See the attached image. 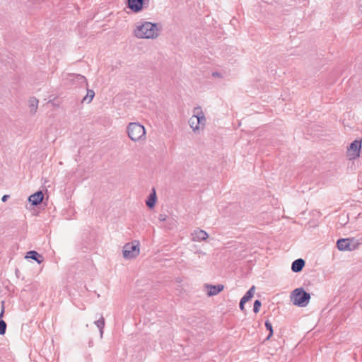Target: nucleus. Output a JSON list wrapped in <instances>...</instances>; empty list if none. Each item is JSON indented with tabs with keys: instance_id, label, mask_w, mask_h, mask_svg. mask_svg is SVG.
Returning <instances> with one entry per match:
<instances>
[{
	"instance_id": "nucleus-21",
	"label": "nucleus",
	"mask_w": 362,
	"mask_h": 362,
	"mask_svg": "<svg viewBox=\"0 0 362 362\" xmlns=\"http://www.w3.org/2000/svg\"><path fill=\"white\" fill-rule=\"evenodd\" d=\"M265 327H266L267 329L269 331V334L267 337V339L268 340L270 339V337L273 334L272 325L269 321L267 320L265 322Z\"/></svg>"
},
{
	"instance_id": "nucleus-23",
	"label": "nucleus",
	"mask_w": 362,
	"mask_h": 362,
	"mask_svg": "<svg viewBox=\"0 0 362 362\" xmlns=\"http://www.w3.org/2000/svg\"><path fill=\"white\" fill-rule=\"evenodd\" d=\"M261 307V302L259 300H256L254 303L253 311L257 313L259 311Z\"/></svg>"
},
{
	"instance_id": "nucleus-17",
	"label": "nucleus",
	"mask_w": 362,
	"mask_h": 362,
	"mask_svg": "<svg viewBox=\"0 0 362 362\" xmlns=\"http://www.w3.org/2000/svg\"><path fill=\"white\" fill-rule=\"evenodd\" d=\"M162 221H166L168 223V226H165L164 223L162 225L160 223V228L166 227L168 229H172L175 226L176 221L173 218H168L166 220L165 218H163L162 215H160V222Z\"/></svg>"
},
{
	"instance_id": "nucleus-4",
	"label": "nucleus",
	"mask_w": 362,
	"mask_h": 362,
	"mask_svg": "<svg viewBox=\"0 0 362 362\" xmlns=\"http://www.w3.org/2000/svg\"><path fill=\"white\" fill-rule=\"evenodd\" d=\"M291 299L294 305L305 307L309 303L310 295L305 291L303 288H298L292 291Z\"/></svg>"
},
{
	"instance_id": "nucleus-5",
	"label": "nucleus",
	"mask_w": 362,
	"mask_h": 362,
	"mask_svg": "<svg viewBox=\"0 0 362 362\" xmlns=\"http://www.w3.org/2000/svg\"><path fill=\"white\" fill-rule=\"evenodd\" d=\"M139 243L138 241L128 243L123 247V257L128 259H134L139 255Z\"/></svg>"
},
{
	"instance_id": "nucleus-22",
	"label": "nucleus",
	"mask_w": 362,
	"mask_h": 362,
	"mask_svg": "<svg viewBox=\"0 0 362 362\" xmlns=\"http://www.w3.org/2000/svg\"><path fill=\"white\" fill-rule=\"evenodd\" d=\"M7 325L3 320H0V334L4 335L6 331Z\"/></svg>"
},
{
	"instance_id": "nucleus-7",
	"label": "nucleus",
	"mask_w": 362,
	"mask_h": 362,
	"mask_svg": "<svg viewBox=\"0 0 362 362\" xmlns=\"http://www.w3.org/2000/svg\"><path fill=\"white\" fill-rule=\"evenodd\" d=\"M204 289L206 291V295L209 297H211L221 293L224 289V286L223 284L212 285L206 284L204 286Z\"/></svg>"
},
{
	"instance_id": "nucleus-25",
	"label": "nucleus",
	"mask_w": 362,
	"mask_h": 362,
	"mask_svg": "<svg viewBox=\"0 0 362 362\" xmlns=\"http://www.w3.org/2000/svg\"><path fill=\"white\" fill-rule=\"evenodd\" d=\"M4 301H2V307H1V310L0 313V320H1V318L4 315Z\"/></svg>"
},
{
	"instance_id": "nucleus-26",
	"label": "nucleus",
	"mask_w": 362,
	"mask_h": 362,
	"mask_svg": "<svg viewBox=\"0 0 362 362\" xmlns=\"http://www.w3.org/2000/svg\"><path fill=\"white\" fill-rule=\"evenodd\" d=\"M245 302H244L243 300H240V309L243 311L244 310V305H245Z\"/></svg>"
},
{
	"instance_id": "nucleus-9",
	"label": "nucleus",
	"mask_w": 362,
	"mask_h": 362,
	"mask_svg": "<svg viewBox=\"0 0 362 362\" xmlns=\"http://www.w3.org/2000/svg\"><path fill=\"white\" fill-rule=\"evenodd\" d=\"M361 148V142L359 141H354L350 144L349 148L348 149L349 156L353 158L359 156L360 149Z\"/></svg>"
},
{
	"instance_id": "nucleus-6",
	"label": "nucleus",
	"mask_w": 362,
	"mask_h": 362,
	"mask_svg": "<svg viewBox=\"0 0 362 362\" xmlns=\"http://www.w3.org/2000/svg\"><path fill=\"white\" fill-rule=\"evenodd\" d=\"M353 240L354 239L350 238L339 239L337 242V247L340 251H353L356 249L357 245L359 244H353Z\"/></svg>"
},
{
	"instance_id": "nucleus-2",
	"label": "nucleus",
	"mask_w": 362,
	"mask_h": 362,
	"mask_svg": "<svg viewBox=\"0 0 362 362\" xmlns=\"http://www.w3.org/2000/svg\"><path fill=\"white\" fill-rule=\"evenodd\" d=\"M206 118L200 106L195 107L188 123L194 134H199L206 125Z\"/></svg>"
},
{
	"instance_id": "nucleus-18",
	"label": "nucleus",
	"mask_w": 362,
	"mask_h": 362,
	"mask_svg": "<svg viewBox=\"0 0 362 362\" xmlns=\"http://www.w3.org/2000/svg\"><path fill=\"white\" fill-rule=\"evenodd\" d=\"M86 89H87V93L83 98L81 103H90L93 100V99L95 96V92L91 89H88V88H86Z\"/></svg>"
},
{
	"instance_id": "nucleus-19",
	"label": "nucleus",
	"mask_w": 362,
	"mask_h": 362,
	"mask_svg": "<svg viewBox=\"0 0 362 362\" xmlns=\"http://www.w3.org/2000/svg\"><path fill=\"white\" fill-rule=\"evenodd\" d=\"M255 287L254 286H252L247 291V293L245 294V296L241 298L242 300H243L244 302L247 303V301H249L252 298V296H254V293H255Z\"/></svg>"
},
{
	"instance_id": "nucleus-14",
	"label": "nucleus",
	"mask_w": 362,
	"mask_h": 362,
	"mask_svg": "<svg viewBox=\"0 0 362 362\" xmlns=\"http://www.w3.org/2000/svg\"><path fill=\"white\" fill-rule=\"evenodd\" d=\"M25 258H30L40 264L43 261V257L35 250H30L26 253Z\"/></svg>"
},
{
	"instance_id": "nucleus-16",
	"label": "nucleus",
	"mask_w": 362,
	"mask_h": 362,
	"mask_svg": "<svg viewBox=\"0 0 362 362\" xmlns=\"http://www.w3.org/2000/svg\"><path fill=\"white\" fill-rule=\"evenodd\" d=\"M28 102H29L30 112L33 115H35L36 113L37 107H38L39 101L36 98L32 97L29 99Z\"/></svg>"
},
{
	"instance_id": "nucleus-13",
	"label": "nucleus",
	"mask_w": 362,
	"mask_h": 362,
	"mask_svg": "<svg viewBox=\"0 0 362 362\" xmlns=\"http://www.w3.org/2000/svg\"><path fill=\"white\" fill-rule=\"evenodd\" d=\"M156 200H157L156 190L153 187L152 189L151 193L148 196V199L146 200V204L147 207L150 209H153L156 205Z\"/></svg>"
},
{
	"instance_id": "nucleus-15",
	"label": "nucleus",
	"mask_w": 362,
	"mask_h": 362,
	"mask_svg": "<svg viewBox=\"0 0 362 362\" xmlns=\"http://www.w3.org/2000/svg\"><path fill=\"white\" fill-rule=\"evenodd\" d=\"M305 265V261L303 259H298L293 262L291 269L294 272H300Z\"/></svg>"
},
{
	"instance_id": "nucleus-1",
	"label": "nucleus",
	"mask_w": 362,
	"mask_h": 362,
	"mask_svg": "<svg viewBox=\"0 0 362 362\" xmlns=\"http://www.w3.org/2000/svg\"><path fill=\"white\" fill-rule=\"evenodd\" d=\"M157 23L151 22L137 23L134 35L139 39H154L158 35Z\"/></svg>"
},
{
	"instance_id": "nucleus-11",
	"label": "nucleus",
	"mask_w": 362,
	"mask_h": 362,
	"mask_svg": "<svg viewBox=\"0 0 362 362\" xmlns=\"http://www.w3.org/2000/svg\"><path fill=\"white\" fill-rule=\"evenodd\" d=\"M208 233L205 230L201 229L195 230L192 233V240L194 242L205 240L208 238Z\"/></svg>"
},
{
	"instance_id": "nucleus-24",
	"label": "nucleus",
	"mask_w": 362,
	"mask_h": 362,
	"mask_svg": "<svg viewBox=\"0 0 362 362\" xmlns=\"http://www.w3.org/2000/svg\"><path fill=\"white\" fill-rule=\"evenodd\" d=\"M212 76H213V77H215V78H221L222 77L221 74L219 72H214L212 74Z\"/></svg>"
},
{
	"instance_id": "nucleus-8",
	"label": "nucleus",
	"mask_w": 362,
	"mask_h": 362,
	"mask_svg": "<svg viewBox=\"0 0 362 362\" xmlns=\"http://www.w3.org/2000/svg\"><path fill=\"white\" fill-rule=\"evenodd\" d=\"M68 76V79L73 83H76L81 87H88V81L84 76L76 74H69Z\"/></svg>"
},
{
	"instance_id": "nucleus-10",
	"label": "nucleus",
	"mask_w": 362,
	"mask_h": 362,
	"mask_svg": "<svg viewBox=\"0 0 362 362\" xmlns=\"http://www.w3.org/2000/svg\"><path fill=\"white\" fill-rule=\"evenodd\" d=\"M128 8L134 13L141 11L144 6V0H127Z\"/></svg>"
},
{
	"instance_id": "nucleus-27",
	"label": "nucleus",
	"mask_w": 362,
	"mask_h": 362,
	"mask_svg": "<svg viewBox=\"0 0 362 362\" xmlns=\"http://www.w3.org/2000/svg\"><path fill=\"white\" fill-rule=\"evenodd\" d=\"M8 197H9V195H8V194H5V195H4V196L2 197V198H1V201H2V202H6V201H7V199H8Z\"/></svg>"
},
{
	"instance_id": "nucleus-3",
	"label": "nucleus",
	"mask_w": 362,
	"mask_h": 362,
	"mask_svg": "<svg viewBox=\"0 0 362 362\" xmlns=\"http://www.w3.org/2000/svg\"><path fill=\"white\" fill-rule=\"evenodd\" d=\"M129 139L133 141H140L146 139V130L139 122H130L127 127Z\"/></svg>"
},
{
	"instance_id": "nucleus-20",
	"label": "nucleus",
	"mask_w": 362,
	"mask_h": 362,
	"mask_svg": "<svg viewBox=\"0 0 362 362\" xmlns=\"http://www.w3.org/2000/svg\"><path fill=\"white\" fill-rule=\"evenodd\" d=\"M95 325L99 328L101 336L103 333V328L105 327V319L103 316L100 317L98 320L95 321Z\"/></svg>"
},
{
	"instance_id": "nucleus-12",
	"label": "nucleus",
	"mask_w": 362,
	"mask_h": 362,
	"mask_svg": "<svg viewBox=\"0 0 362 362\" xmlns=\"http://www.w3.org/2000/svg\"><path fill=\"white\" fill-rule=\"evenodd\" d=\"M44 198V194L42 191H38L33 194H31L28 197V201L32 204L33 206H37L39 205L43 200Z\"/></svg>"
}]
</instances>
